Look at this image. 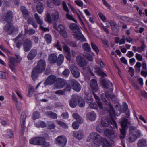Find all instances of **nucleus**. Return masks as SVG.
<instances>
[{
	"mask_svg": "<svg viewBox=\"0 0 147 147\" xmlns=\"http://www.w3.org/2000/svg\"><path fill=\"white\" fill-rule=\"evenodd\" d=\"M12 13L11 11H8L6 16L2 18L3 21H5L7 23L4 28V30L9 34L13 33L15 29L14 27L11 22L12 21Z\"/></svg>",
	"mask_w": 147,
	"mask_h": 147,
	"instance_id": "1",
	"label": "nucleus"
},
{
	"mask_svg": "<svg viewBox=\"0 0 147 147\" xmlns=\"http://www.w3.org/2000/svg\"><path fill=\"white\" fill-rule=\"evenodd\" d=\"M69 28L75 33L74 35L76 39L81 41H86V39L82 34L80 28L76 24L74 23H71L69 25Z\"/></svg>",
	"mask_w": 147,
	"mask_h": 147,
	"instance_id": "2",
	"label": "nucleus"
},
{
	"mask_svg": "<svg viewBox=\"0 0 147 147\" xmlns=\"http://www.w3.org/2000/svg\"><path fill=\"white\" fill-rule=\"evenodd\" d=\"M64 58V56L62 54L59 55L58 58L55 55L51 54L49 55L48 60L49 62L51 64H54L57 62V65L60 66L63 62Z\"/></svg>",
	"mask_w": 147,
	"mask_h": 147,
	"instance_id": "3",
	"label": "nucleus"
},
{
	"mask_svg": "<svg viewBox=\"0 0 147 147\" xmlns=\"http://www.w3.org/2000/svg\"><path fill=\"white\" fill-rule=\"evenodd\" d=\"M100 96L102 100L109 106L111 111L114 113L113 107L111 105L109 101V99L113 97L114 96L110 94L109 92L107 91L105 92V94L103 93L101 94Z\"/></svg>",
	"mask_w": 147,
	"mask_h": 147,
	"instance_id": "4",
	"label": "nucleus"
},
{
	"mask_svg": "<svg viewBox=\"0 0 147 147\" xmlns=\"http://www.w3.org/2000/svg\"><path fill=\"white\" fill-rule=\"evenodd\" d=\"M17 59L16 60L15 58L13 57L9 56L8 59L9 60L8 66L12 71L15 72L16 69L14 67L16 66V63H19L22 59V58L19 55H16Z\"/></svg>",
	"mask_w": 147,
	"mask_h": 147,
	"instance_id": "5",
	"label": "nucleus"
},
{
	"mask_svg": "<svg viewBox=\"0 0 147 147\" xmlns=\"http://www.w3.org/2000/svg\"><path fill=\"white\" fill-rule=\"evenodd\" d=\"M59 12L56 11L52 13L51 15L49 13H48L46 15V16L45 19V21L49 23H51L53 21L54 22H57L59 18Z\"/></svg>",
	"mask_w": 147,
	"mask_h": 147,
	"instance_id": "6",
	"label": "nucleus"
},
{
	"mask_svg": "<svg viewBox=\"0 0 147 147\" xmlns=\"http://www.w3.org/2000/svg\"><path fill=\"white\" fill-rule=\"evenodd\" d=\"M127 119L123 118L120 121V123L121 126V129H120L121 135L120 137L121 139H124L126 135L125 130L127 127Z\"/></svg>",
	"mask_w": 147,
	"mask_h": 147,
	"instance_id": "7",
	"label": "nucleus"
},
{
	"mask_svg": "<svg viewBox=\"0 0 147 147\" xmlns=\"http://www.w3.org/2000/svg\"><path fill=\"white\" fill-rule=\"evenodd\" d=\"M101 123L103 127H107L109 125L110 127L112 129H115L116 128L117 129V126L115 121L113 118H111V119L107 123H106L104 120H101Z\"/></svg>",
	"mask_w": 147,
	"mask_h": 147,
	"instance_id": "8",
	"label": "nucleus"
},
{
	"mask_svg": "<svg viewBox=\"0 0 147 147\" xmlns=\"http://www.w3.org/2000/svg\"><path fill=\"white\" fill-rule=\"evenodd\" d=\"M69 82L71 85L74 90L79 92L81 90V87L80 84L76 80L72 79L69 80Z\"/></svg>",
	"mask_w": 147,
	"mask_h": 147,
	"instance_id": "9",
	"label": "nucleus"
},
{
	"mask_svg": "<svg viewBox=\"0 0 147 147\" xmlns=\"http://www.w3.org/2000/svg\"><path fill=\"white\" fill-rule=\"evenodd\" d=\"M101 83L103 86L105 88L108 89L111 91L113 90V86L112 83L109 81L103 79L101 81Z\"/></svg>",
	"mask_w": 147,
	"mask_h": 147,
	"instance_id": "10",
	"label": "nucleus"
},
{
	"mask_svg": "<svg viewBox=\"0 0 147 147\" xmlns=\"http://www.w3.org/2000/svg\"><path fill=\"white\" fill-rule=\"evenodd\" d=\"M57 79L55 76L50 75L47 78L45 82L44 83V84L45 86L53 85L56 81Z\"/></svg>",
	"mask_w": 147,
	"mask_h": 147,
	"instance_id": "11",
	"label": "nucleus"
},
{
	"mask_svg": "<svg viewBox=\"0 0 147 147\" xmlns=\"http://www.w3.org/2000/svg\"><path fill=\"white\" fill-rule=\"evenodd\" d=\"M55 142L57 144L64 146L66 144L67 139L64 136H59L57 137L55 139Z\"/></svg>",
	"mask_w": 147,
	"mask_h": 147,
	"instance_id": "12",
	"label": "nucleus"
},
{
	"mask_svg": "<svg viewBox=\"0 0 147 147\" xmlns=\"http://www.w3.org/2000/svg\"><path fill=\"white\" fill-rule=\"evenodd\" d=\"M46 66L45 62L43 59L38 62L37 64V73H41L44 71Z\"/></svg>",
	"mask_w": 147,
	"mask_h": 147,
	"instance_id": "13",
	"label": "nucleus"
},
{
	"mask_svg": "<svg viewBox=\"0 0 147 147\" xmlns=\"http://www.w3.org/2000/svg\"><path fill=\"white\" fill-rule=\"evenodd\" d=\"M76 61L80 67L85 66L88 64L84 58L80 56H78L77 57Z\"/></svg>",
	"mask_w": 147,
	"mask_h": 147,
	"instance_id": "14",
	"label": "nucleus"
},
{
	"mask_svg": "<svg viewBox=\"0 0 147 147\" xmlns=\"http://www.w3.org/2000/svg\"><path fill=\"white\" fill-rule=\"evenodd\" d=\"M73 75L75 78L79 77L80 75V73L77 67L73 65H70L69 67Z\"/></svg>",
	"mask_w": 147,
	"mask_h": 147,
	"instance_id": "15",
	"label": "nucleus"
},
{
	"mask_svg": "<svg viewBox=\"0 0 147 147\" xmlns=\"http://www.w3.org/2000/svg\"><path fill=\"white\" fill-rule=\"evenodd\" d=\"M78 98V96L76 94H73L72 96V98L69 101L70 106L72 108H75L77 105V101Z\"/></svg>",
	"mask_w": 147,
	"mask_h": 147,
	"instance_id": "16",
	"label": "nucleus"
},
{
	"mask_svg": "<svg viewBox=\"0 0 147 147\" xmlns=\"http://www.w3.org/2000/svg\"><path fill=\"white\" fill-rule=\"evenodd\" d=\"M55 86L57 88H61L65 85V81L62 79L58 78L57 79Z\"/></svg>",
	"mask_w": 147,
	"mask_h": 147,
	"instance_id": "17",
	"label": "nucleus"
},
{
	"mask_svg": "<svg viewBox=\"0 0 147 147\" xmlns=\"http://www.w3.org/2000/svg\"><path fill=\"white\" fill-rule=\"evenodd\" d=\"M90 86L92 92H96L98 90V86L97 82L95 79H92L90 81Z\"/></svg>",
	"mask_w": 147,
	"mask_h": 147,
	"instance_id": "18",
	"label": "nucleus"
},
{
	"mask_svg": "<svg viewBox=\"0 0 147 147\" xmlns=\"http://www.w3.org/2000/svg\"><path fill=\"white\" fill-rule=\"evenodd\" d=\"M104 133L106 136L111 138V139L115 138L116 137L114 130L113 129L110 130L108 129H106L104 131Z\"/></svg>",
	"mask_w": 147,
	"mask_h": 147,
	"instance_id": "19",
	"label": "nucleus"
},
{
	"mask_svg": "<svg viewBox=\"0 0 147 147\" xmlns=\"http://www.w3.org/2000/svg\"><path fill=\"white\" fill-rule=\"evenodd\" d=\"M26 117V115L25 113H23L22 114L20 120L21 128L22 130H23L26 127L25 119Z\"/></svg>",
	"mask_w": 147,
	"mask_h": 147,
	"instance_id": "20",
	"label": "nucleus"
},
{
	"mask_svg": "<svg viewBox=\"0 0 147 147\" xmlns=\"http://www.w3.org/2000/svg\"><path fill=\"white\" fill-rule=\"evenodd\" d=\"M97 143L98 146L99 143L100 145H102V147H108L109 144V143L107 139L103 138H101L99 141V143L98 142Z\"/></svg>",
	"mask_w": 147,
	"mask_h": 147,
	"instance_id": "21",
	"label": "nucleus"
},
{
	"mask_svg": "<svg viewBox=\"0 0 147 147\" xmlns=\"http://www.w3.org/2000/svg\"><path fill=\"white\" fill-rule=\"evenodd\" d=\"M86 116L87 119L91 121H94L96 117V114L93 111L88 113L87 114Z\"/></svg>",
	"mask_w": 147,
	"mask_h": 147,
	"instance_id": "22",
	"label": "nucleus"
},
{
	"mask_svg": "<svg viewBox=\"0 0 147 147\" xmlns=\"http://www.w3.org/2000/svg\"><path fill=\"white\" fill-rule=\"evenodd\" d=\"M44 6L42 1L37 0V12L40 13H41L44 9Z\"/></svg>",
	"mask_w": 147,
	"mask_h": 147,
	"instance_id": "23",
	"label": "nucleus"
},
{
	"mask_svg": "<svg viewBox=\"0 0 147 147\" xmlns=\"http://www.w3.org/2000/svg\"><path fill=\"white\" fill-rule=\"evenodd\" d=\"M74 136L78 140L82 139L84 137V133L82 131H74L73 132Z\"/></svg>",
	"mask_w": 147,
	"mask_h": 147,
	"instance_id": "24",
	"label": "nucleus"
},
{
	"mask_svg": "<svg viewBox=\"0 0 147 147\" xmlns=\"http://www.w3.org/2000/svg\"><path fill=\"white\" fill-rule=\"evenodd\" d=\"M31 43L30 41L26 40L25 41L24 44V50L25 51H28L31 48Z\"/></svg>",
	"mask_w": 147,
	"mask_h": 147,
	"instance_id": "25",
	"label": "nucleus"
},
{
	"mask_svg": "<svg viewBox=\"0 0 147 147\" xmlns=\"http://www.w3.org/2000/svg\"><path fill=\"white\" fill-rule=\"evenodd\" d=\"M100 137V136L98 135L97 133L92 132L90 134V138H88V139L87 140V141H89L91 139H92V140H94V144H95V141H97V139L98 138H99Z\"/></svg>",
	"mask_w": 147,
	"mask_h": 147,
	"instance_id": "26",
	"label": "nucleus"
},
{
	"mask_svg": "<svg viewBox=\"0 0 147 147\" xmlns=\"http://www.w3.org/2000/svg\"><path fill=\"white\" fill-rule=\"evenodd\" d=\"M37 23L40 24V28L45 31H49V29L47 28H44L43 25V21L41 20L37 15Z\"/></svg>",
	"mask_w": 147,
	"mask_h": 147,
	"instance_id": "27",
	"label": "nucleus"
},
{
	"mask_svg": "<svg viewBox=\"0 0 147 147\" xmlns=\"http://www.w3.org/2000/svg\"><path fill=\"white\" fill-rule=\"evenodd\" d=\"M45 114L48 117L53 119H56L57 118V115L56 113L51 111H47L45 112Z\"/></svg>",
	"mask_w": 147,
	"mask_h": 147,
	"instance_id": "28",
	"label": "nucleus"
},
{
	"mask_svg": "<svg viewBox=\"0 0 147 147\" xmlns=\"http://www.w3.org/2000/svg\"><path fill=\"white\" fill-rule=\"evenodd\" d=\"M36 53V49H32L29 53L28 56V58L29 60H31L35 57Z\"/></svg>",
	"mask_w": 147,
	"mask_h": 147,
	"instance_id": "29",
	"label": "nucleus"
},
{
	"mask_svg": "<svg viewBox=\"0 0 147 147\" xmlns=\"http://www.w3.org/2000/svg\"><path fill=\"white\" fill-rule=\"evenodd\" d=\"M96 100V102L99 106V107L101 109H106L105 107L103 106L102 103L100 101V99H99V97L94 93V92H92Z\"/></svg>",
	"mask_w": 147,
	"mask_h": 147,
	"instance_id": "30",
	"label": "nucleus"
},
{
	"mask_svg": "<svg viewBox=\"0 0 147 147\" xmlns=\"http://www.w3.org/2000/svg\"><path fill=\"white\" fill-rule=\"evenodd\" d=\"M94 69L95 71L100 76L102 77H103L104 76H107V74L103 71L102 69L100 67H96Z\"/></svg>",
	"mask_w": 147,
	"mask_h": 147,
	"instance_id": "31",
	"label": "nucleus"
},
{
	"mask_svg": "<svg viewBox=\"0 0 147 147\" xmlns=\"http://www.w3.org/2000/svg\"><path fill=\"white\" fill-rule=\"evenodd\" d=\"M146 141L144 139H140L137 143V145L139 147H144L146 144Z\"/></svg>",
	"mask_w": 147,
	"mask_h": 147,
	"instance_id": "32",
	"label": "nucleus"
},
{
	"mask_svg": "<svg viewBox=\"0 0 147 147\" xmlns=\"http://www.w3.org/2000/svg\"><path fill=\"white\" fill-rule=\"evenodd\" d=\"M82 47L84 50L86 51L90 52L91 51V48L89 45L87 43L83 44L82 45Z\"/></svg>",
	"mask_w": 147,
	"mask_h": 147,
	"instance_id": "33",
	"label": "nucleus"
},
{
	"mask_svg": "<svg viewBox=\"0 0 147 147\" xmlns=\"http://www.w3.org/2000/svg\"><path fill=\"white\" fill-rule=\"evenodd\" d=\"M55 121L57 123L63 128L66 129L68 128V126L65 123L63 122L58 120H56Z\"/></svg>",
	"mask_w": 147,
	"mask_h": 147,
	"instance_id": "34",
	"label": "nucleus"
},
{
	"mask_svg": "<svg viewBox=\"0 0 147 147\" xmlns=\"http://www.w3.org/2000/svg\"><path fill=\"white\" fill-rule=\"evenodd\" d=\"M31 77L34 80H35L37 78V67H35L32 72Z\"/></svg>",
	"mask_w": 147,
	"mask_h": 147,
	"instance_id": "35",
	"label": "nucleus"
},
{
	"mask_svg": "<svg viewBox=\"0 0 147 147\" xmlns=\"http://www.w3.org/2000/svg\"><path fill=\"white\" fill-rule=\"evenodd\" d=\"M79 106L80 107H83L85 106V103L83 98L78 96V98L77 100Z\"/></svg>",
	"mask_w": 147,
	"mask_h": 147,
	"instance_id": "36",
	"label": "nucleus"
},
{
	"mask_svg": "<svg viewBox=\"0 0 147 147\" xmlns=\"http://www.w3.org/2000/svg\"><path fill=\"white\" fill-rule=\"evenodd\" d=\"M45 139L42 137H37V145H42L45 142Z\"/></svg>",
	"mask_w": 147,
	"mask_h": 147,
	"instance_id": "37",
	"label": "nucleus"
},
{
	"mask_svg": "<svg viewBox=\"0 0 147 147\" xmlns=\"http://www.w3.org/2000/svg\"><path fill=\"white\" fill-rule=\"evenodd\" d=\"M137 138L136 134H132L129 137V142H134L135 141Z\"/></svg>",
	"mask_w": 147,
	"mask_h": 147,
	"instance_id": "38",
	"label": "nucleus"
},
{
	"mask_svg": "<svg viewBox=\"0 0 147 147\" xmlns=\"http://www.w3.org/2000/svg\"><path fill=\"white\" fill-rule=\"evenodd\" d=\"M45 40L48 44L50 43L52 40L51 36L49 34H46L44 37Z\"/></svg>",
	"mask_w": 147,
	"mask_h": 147,
	"instance_id": "39",
	"label": "nucleus"
},
{
	"mask_svg": "<svg viewBox=\"0 0 147 147\" xmlns=\"http://www.w3.org/2000/svg\"><path fill=\"white\" fill-rule=\"evenodd\" d=\"M85 100L86 102L88 103L92 102L93 99L91 95H88L85 97Z\"/></svg>",
	"mask_w": 147,
	"mask_h": 147,
	"instance_id": "40",
	"label": "nucleus"
},
{
	"mask_svg": "<svg viewBox=\"0 0 147 147\" xmlns=\"http://www.w3.org/2000/svg\"><path fill=\"white\" fill-rule=\"evenodd\" d=\"M34 88L30 86L29 87V91L28 94V96H31L34 93Z\"/></svg>",
	"mask_w": 147,
	"mask_h": 147,
	"instance_id": "41",
	"label": "nucleus"
},
{
	"mask_svg": "<svg viewBox=\"0 0 147 147\" xmlns=\"http://www.w3.org/2000/svg\"><path fill=\"white\" fill-rule=\"evenodd\" d=\"M55 93L59 95H65V92L64 90H59L56 91Z\"/></svg>",
	"mask_w": 147,
	"mask_h": 147,
	"instance_id": "42",
	"label": "nucleus"
},
{
	"mask_svg": "<svg viewBox=\"0 0 147 147\" xmlns=\"http://www.w3.org/2000/svg\"><path fill=\"white\" fill-rule=\"evenodd\" d=\"M64 45L63 46V48L65 53L70 52V49L68 46L66 45L64 43H63Z\"/></svg>",
	"mask_w": 147,
	"mask_h": 147,
	"instance_id": "43",
	"label": "nucleus"
},
{
	"mask_svg": "<svg viewBox=\"0 0 147 147\" xmlns=\"http://www.w3.org/2000/svg\"><path fill=\"white\" fill-rule=\"evenodd\" d=\"M32 119L33 120H36L37 118V109L35 108L33 111L32 114Z\"/></svg>",
	"mask_w": 147,
	"mask_h": 147,
	"instance_id": "44",
	"label": "nucleus"
},
{
	"mask_svg": "<svg viewBox=\"0 0 147 147\" xmlns=\"http://www.w3.org/2000/svg\"><path fill=\"white\" fill-rule=\"evenodd\" d=\"M29 142L31 144L36 145L37 144V137L33 138L29 140Z\"/></svg>",
	"mask_w": 147,
	"mask_h": 147,
	"instance_id": "45",
	"label": "nucleus"
},
{
	"mask_svg": "<svg viewBox=\"0 0 147 147\" xmlns=\"http://www.w3.org/2000/svg\"><path fill=\"white\" fill-rule=\"evenodd\" d=\"M137 129V128L136 127L131 126L130 127L129 131L130 134H134L133 133H134L136 131Z\"/></svg>",
	"mask_w": 147,
	"mask_h": 147,
	"instance_id": "46",
	"label": "nucleus"
},
{
	"mask_svg": "<svg viewBox=\"0 0 147 147\" xmlns=\"http://www.w3.org/2000/svg\"><path fill=\"white\" fill-rule=\"evenodd\" d=\"M91 45L92 48L96 52H98L99 51V50L97 46L93 42H92L91 43Z\"/></svg>",
	"mask_w": 147,
	"mask_h": 147,
	"instance_id": "47",
	"label": "nucleus"
},
{
	"mask_svg": "<svg viewBox=\"0 0 147 147\" xmlns=\"http://www.w3.org/2000/svg\"><path fill=\"white\" fill-rule=\"evenodd\" d=\"M71 84H67L65 86V88L64 89V90L65 91H70L71 89L72 86L71 85Z\"/></svg>",
	"mask_w": 147,
	"mask_h": 147,
	"instance_id": "48",
	"label": "nucleus"
},
{
	"mask_svg": "<svg viewBox=\"0 0 147 147\" xmlns=\"http://www.w3.org/2000/svg\"><path fill=\"white\" fill-rule=\"evenodd\" d=\"M7 136L8 138H13L14 137L13 132L11 131H8L7 133Z\"/></svg>",
	"mask_w": 147,
	"mask_h": 147,
	"instance_id": "49",
	"label": "nucleus"
},
{
	"mask_svg": "<svg viewBox=\"0 0 147 147\" xmlns=\"http://www.w3.org/2000/svg\"><path fill=\"white\" fill-rule=\"evenodd\" d=\"M66 17L67 19L73 21L76 23H77V21L76 20H75L74 18H73L72 16L70 15L69 13H67L66 14Z\"/></svg>",
	"mask_w": 147,
	"mask_h": 147,
	"instance_id": "50",
	"label": "nucleus"
},
{
	"mask_svg": "<svg viewBox=\"0 0 147 147\" xmlns=\"http://www.w3.org/2000/svg\"><path fill=\"white\" fill-rule=\"evenodd\" d=\"M62 5L63 9L65 10V11L66 12L69 13V10L67 7L66 5L65 2L64 1H63L62 3Z\"/></svg>",
	"mask_w": 147,
	"mask_h": 147,
	"instance_id": "51",
	"label": "nucleus"
},
{
	"mask_svg": "<svg viewBox=\"0 0 147 147\" xmlns=\"http://www.w3.org/2000/svg\"><path fill=\"white\" fill-rule=\"evenodd\" d=\"M70 73V71L68 69H65L62 72L63 75L65 77H67L68 76Z\"/></svg>",
	"mask_w": 147,
	"mask_h": 147,
	"instance_id": "52",
	"label": "nucleus"
},
{
	"mask_svg": "<svg viewBox=\"0 0 147 147\" xmlns=\"http://www.w3.org/2000/svg\"><path fill=\"white\" fill-rule=\"evenodd\" d=\"M0 48L2 51H5L7 53L9 56L11 55V53L6 48L0 45Z\"/></svg>",
	"mask_w": 147,
	"mask_h": 147,
	"instance_id": "53",
	"label": "nucleus"
},
{
	"mask_svg": "<svg viewBox=\"0 0 147 147\" xmlns=\"http://www.w3.org/2000/svg\"><path fill=\"white\" fill-rule=\"evenodd\" d=\"M22 11L24 17L26 18L28 15L27 10L25 8H23V9H22Z\"/></svg>",
	"mask_w": 147,
	"mask_h": 147,
	"instance_id": "54",
	"label": "nucleus"
},
{
	"mask_svg": "<svg viewBox=\"0 0 147 147\" xmlns=\"http://www.w3.org/2000/svg\"><path fill=\"white\" fill-rule=\"evenodd\" d=\"M46 126L45 123L42 121H40L38 122L37 124V127L44 128Z\"/></svg>",
	"mask_w": 147,
	"mask_h": 147,
	"instance_id": "55",
	"label": "nucleus"
},
{
	"mask_svg": "<svg viewBox=\"0 0 147 147\" xmlns=\"http://www.w3.org/2000/svg\"><path fill=\"white\" fill-rule=\"evenodd\" d=\"M60 32L61 35L64 38H66L67 37V34L65 29L62 30Z\"/></svg>",
	"mask_w": 147,
	"mask_h": 147,
	"instance_id": "56",
	"label": "nucleus"
},
{
	"mask_svg": "<svg viewBox=\"0 0 147 147\" xmlns=\"http://www.w3.org/2000/svg\"><path fill=\"white\" fill-rule=\"evenodd\" d=\"M65 57L67 60L70 61L71 59V55L70 53V52L65 53Z\"/></svg>",
	"mask_w": 147,
	"mask_h": 147,
	"instance_id": "57",
	"label": "nucleus"
},
{
	"mask_svg": "<svg viewBox=\"0 0 147 147\" xmlns=\"http://www.w3.org/2000/svg\"><path fill=\"white\" fill-rule=\"evenodd\" d=\"M79 124L76 121H74L73 122L72 126L74 129H77L79 127Z\"/></svg>",
	"mask_w": 147,
	"mask_h": 147,
	"instance_id": "58",
	"label": "nucleus"
},
{
	"mask_svg": "<svg viewBox=\"0 0 147 147\" xmlns=\"http://www.w3.org/2000/svg\"><path fill=\"white\" fill-rule=\"evenodd\" d=\"M68 44L71 47H75L77 46V45L76 42L74 41H71L69 42Z\"/></svg>",
	"mask_w": 147,
	"mask_h": 147,
	"instance_id": "59",
	"label": "nucleus"
},
{
	"mask_svg": "<svg viewBox=\"0 0 147 147\" xmlns=\"http://www.w3.org/2000/svg\"><path fill=\"white\" fill-rule=\"evenodd\" d=\"M0 78L3 79H6V72L0 71Z\"/></svg>",
	"mask_w": 147,
	"mask_h": 147,
	"instance_id": "60",
	"label": "nucleus"
},
{
	"mask_svg": "<svg viewBox=\"0 0 147 147\" xmlns=\"http://www.w3.org/2000/svg\"><path fill=\"white\" fill-rule=\"evenodd\" d=\"M89 106L91 108L96 109H97V106L96 103L94 102H91L90 103Z\"/></svg>",
	"mask_w": 147,
	"mask_h": 147,
	"instance_id": "61",
	"label": "nucleus"
},
{
	"mask_svg": "<svg viewBox=\"0 0 147 147\" xmlns=\"http://www.w3.org/2000/svg\"><path fill=\"white\" fill-rule=\"evenodd\" d=\"M53 4L55 5L58 6L61 4V2L60 0H52Z\"/></svg>",
	"mask_w": 147,
	"mask_h": 147,
	"instance_id": "62",
	"label": "nucleus"
},
{
	"mask_svg": "<svg viewBox=\"0 0 147 147\" xmlns=\"http://www.w3.org/2000/svg\"><path fill=\"white\" fill-rule=\"evenodd\" d=\"M26 33L29 34L30 35H32L35 33V31L34 30L30 29L26 31L25 30Z\"/></svg>",
	"mask_w": 147,
	"mask_h": 147,
	"instance_id": "63",
	"label": "nucleus"
},
{
	"mask_svg": "<svg viewBox=\"0 0 147 147\" xmlns=\"http://www.w3.org/2000/svg\"><path fill=\"white\" fill-rule=\"evenodd\" d=\"M111 29L112 30L113 32L115 33H117L119 31V30L118 28L117 25L115 26H113L111 27Z\"/></svg>",
	"mask_w": 147,
	"mask_h": 147,
	"instance_id": "64",
	"label": "nucleus"
}]
</instances>
